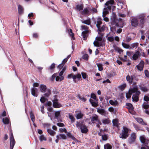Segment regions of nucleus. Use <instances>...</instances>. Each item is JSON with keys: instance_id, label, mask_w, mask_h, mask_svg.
Returning <instances> with one entry per match:
<instances>
[{"instance_id": "obj_1", "label": "nucleus", "mask_w": 149, "mask_h": 149, "mask_svg": "<svg viewBox=\"0 0 149 149\" xmlns=\"http://www.w3.org/2000/svg\"><path fill=\"white\" fill-rule=\"evenodd\" d=\"M40 91L42 93H45V95L48 97L51 94V91L50 89L47 88L46 86L44 84H41L40 86Z\"/></svg>"}, {"instance_id": "obj_2", "label": "nucleus", "mask_w": 149, "mask_h": 149, "mask_svg": "<svg viewBox=\"0 0 149 149\" xmlns=\"http://www.w3.org/2000/svg\"><path fill=\"white\" fill-rule=\"evenodd\" d=\"M76 126L77 127L81 130V132L83 133H86L88 131L86 126L79 122H77Z\"/></svg>"}, {"instance_id": "obj_3", "label": "nucleus", "mask_w": 149, "mask_h": 149, "mask_svg": "<svg viewBox=\"0 0 149 149\" xmlns=\"http://www.w3.org/2000/svg\"><path fill=\"white\" fill-rule=\"evenodd\" d=\"M102 37L99 36L96 37V40L93 42L94 45L96 47L102 46L103 45L102 41Z\"/></svg>"}, {"instance_id": "obj_4", "label": "nucleus", "mask_w": 149, "mask_h": 149, "mask_svg": "<svg viewBox=\"0 0 149 149\" xmlns=\"http://www.w3.org/2000/svg\"><path fill=\"white\" fill-rule=\"evenodd\" d=\"M128 129L125 127H123V130L120 134V138L126 139L128 136Z\"/></svg>"}, {"instance_id": "obj_5", "label": "nucleus", "mask_w": 149, "mask_h": 149, "mask_svg": "<svg viewBox=\"0 0 149 149\" xmlns=\"http://www.w3.org/2000/svg\"><path fill=\"white\" fill-rule=\"evenodd\" d=\"M135 93V95H133L132 97V101H135L136 102L139 100V96L140 94V92L138 91V88L136 86V91H134V93Z\"/></svg>"}, {"instance_id": "obj_6", "label": "nucleus", "mask_w": 149, "mask_h": 149, "mask_svg": "<svg viewBox=\"0 0 149 149\" xmlns=\"http://www.w3.org/2000/svg\"><path fill=\"white\" fill-rule=\"evenodd\" d=\"M136 90V86H134L133 88H131L129 91L128 93L126 94V97L127 98L129 99L131 97L132 94L134 93V91Z\"/></svg>"}, {"instance_id": "obj_7", "label": "nucleus", "mask_w": 149, "mask_h": 149, "mask_svg": "<svg viewBox=\"0 0 149 149\" xmlns=\"http://www.w3.org/2000/svg\"><path fill=\"white\" fill-rule=\"evenodd\" d=\"M10 149H13V147L14 146L15 143V141L14 140L13 134L12 133H11L10 136Z\"/></svg>"}, {"instance_id": "obj_8", "label": "nucleus", "mask_w": 149, "mask_h": 149, "mask_svg": "<svg viewBox=\"0 0 149 149\" xmlns=\"http://www.w3.org/2000/svg\"><path fill=\"white\" fill-rule=\"evenodd\" d=\"M136 139V135L134 133H132L130 137L129 138L128 141L130 144L132 143Z\"/></svg>"}, {"instance_id": "obj_9", "label": "nucleus", "mask_w": 149, "mask_h": 149, "mask_svg": "<svg viewBox=\"0 0 149 149\" xmlns=\"http://www.w3.org/2000/svg\"><path fill=\"white\" fill-rule=\"evenodd\" d=\"M131 25L133 27H136L138 24V21L136 18H132L131 21Z\"/></svg>"}, {"instance_id": "obj_10", "label": "nucleus", "mask_w": 149, "mask_h": 149, "mask_svg": "<svg viewBox=\"0 0 149 149\" xmlns=\"http://www.w3.org/2000/svg\"><path fill=\"white\" fill-rule=\"evenodd\" d=\"M144 62L142 61L140 62L139 65H136V67L137 68V69L139 70H142L144 67Z\"/></svg>"}, {"instance_id": "obj_11", "label": "nucleus", "mask_w": 149, "mask_h": 149, "mask_svg": "<svg viewBox=\"0 0 149 149\" xmlns=\"http://www.w3.org/2000/svg\"><path fill=\"white\" fill-rule=\"evenodd\" d=\"M97 111L102 115L105 116L107 114L106 111L104 109L98 108H97Z\"/></svg>"}, {"instance_id": "obj_12", "label": "nucleus", "mask_w": 149, "mask_h": 149, "mask_svg": "<svg viewBox=\"0 0 149 149\" xmlns=\"http://www.w3.org/2000/svg\"><path fill=\"white\" fill-rule=\"evenodd\" d=\"M37 91L38 90L37 88L33 87L31 89V93L33 96L37 97L38 96Z\"/></svg>"}, {"instance_id": "obj_13", "label": "nucleus", "mask_w": 149, "mask_h": 149, "mask_svg": "<svg viewBox=\"0 0 149 149\" xmlns=\"http://www.w3.org/2000/svg\"><path fill=\"white\" fill-rule=\"evenodd\" d=\"M53 106L55 108H59L61 106V105L59 104L57 100H54L53 101Z\"/></svg>"}, {"instance_id": "obj_14", "label": "nucleus", "mask_w": 149, "mask_h": 149, "mask_svg": "<svg viewBox=\"0 0 149 149\" xmlns=\"http://www.w3.org/2000/svg\"><path fill=\"white\" fill-rule=\"evenodd\" d=\"M99 118L98 116L96 115L93 116L91 117V120L92 122L93 123H95L98 120Z\"/></svg>"}, {"instance_id": "obj_15", "label": "nucleus", "mask_w": 149, "mask_h": 149, "mask_svg": "<svg viewBox=\"0 0 149 149\" xmlns=\"http://www.w3.org/2000/svg\"><path fill=\"white\" fill-rule=\"evenodd\" d=\"M114 2V1L113 0H110L107 2L105 5L107 6H108L107 8L109 10H110L111 9V7L110 6H109V5L113 4Z\"/></svg>"}, {"instance_id": "obj_16", "label": "nucleus", "mask_w": 149, "mask_h": 149, "mask_svg": "<svg viewBox=\"0 0 149 149\" xmlns=\"http://www.w3.org/2000/svg\"><path fill=\"white\" fill-rule=\"evenodd\" d=\"M140 53L139 51H136L135 53L133 55L132 58L134 60H136L140 56Z\"/></svg>"}, {"instance_id": "obj_17", "label": "nucleus", "mask_w": 149, "mask_h": 149, "mask_svg": "<svg viewBox=\"0 0 149 149\" xmlns=\"http://www.w3.org/2000/svg\"><path fill=\"white\" fill-rule=\"evenodd\" d=\"M140 139L141 142L143 143H145L146 144H148V140H146V139L144 135H142L140 136Z\"/></svg>"}, {"instance_id": "obj_18", "label": "nucleus", "mask_w": 149, "mask_h": 149, "mask_svg": "<svg viewBox=\"0 0 149 149\" xmlns=\"http://www.w3.org/2000/svg\"><path fill=\"white\" fill-rule=\"evenodd\" d=\"M109 103L111 105L115 106H117L118 104V102L116 100H110L109 101Z\"/></svg>"}, {"instance_id": "obj_19", "label": "nucleus", "mask_w": 149, "mask_h": 149, "mask_svg": "<svg viewBox=\"0 0 149 149\" xmlns=\"http://www.w3.org/2000/svg\"><path fill=\"white\" fill-rule=\"evenodd\" d=\"M56 138L60 139H65L66 138V136L65 135L63 134H59L56 136Z\"/></svg>"}, {"instance_id": "obj_20", "label": "nucleus", "mask_w": 149, "mask_h": 149, "mask_svg": "<svg viewBox=\"0 0 149 149\" xmlns=\"http://www.w3.org/2000/svg\"><path fill=\"white\" fill-rule=\"evenodd\" d=\"M136 120L139 123L141 124L144 125H146L147 124L146 123L144 122L141 118H136Z\"/></svg>"}, {"instance_id": "obj_21", "label": "nucleus", "mask_w": 149, "mask_h": 149, "mask_svg": "<svg viewBox=\"0 0 149 149\" xmlns=\"http://www.w3.org/2000/svg\"><path fill=\"white\" fill-rule=\"evenodd\" d=\"M126 106H127V108L129 110V111H130V110L131 111L133 110L134 109V107L132 104L130 103H128L126 104Z\"/></svg>"}, {"instance_id": "obj_22", "label": "nucleus", "mask_w": 149, "mask_h": 149, "mask_svg": "<svg viewBox=\"0 0 149 149\" xmlns=\"http://www.w3.org/2000/svg\"><path fill=\"white\" fill-rule=\"evenodd\" d=\"M98 33L99 32H102L104 31L105 29V26L104 25H103L102 27H100V26L99 27H98Z\"/></svg>"}, {"instance_id": "obj_23", "label": "nucleus", "mask_w": 149, "mask_h": 149, "mask_svg": "<svg viewBox=\"0 0 149 149\" xmlns=\"http://www.w3.org/2000/svg\"><path fill=\"white\" fill-rule=\"evenodd\" d=\"M84 115L81 112L77 114L76 115V118L77 119H80Z\"/></svg>"}, {"instance_id": "obj_24", "label": "nucleus", "mask_w": 149, "mask_h": 149, "mask_svg": "<svg viewBox=\"0 0 149 149\" xmlns=\"http://www.w3.org/2000/svg\"><path fill=\"white\" fill-rule=\"evenodd\" d=\"M102 19L99 18H97V20L96 26L97 28L99 27L100 25L102 23Z\"/></svg>"}, {"instance_id": "obj_25", "label": "nucleus", "mask_w": 149, "mask_h": 149, "mask_svg": "<svg viewBox=\"0 0 149 149\" xmlns=\"http://www.w3.org/2000/svg\"><path fill=\"white\" fill-rule=\"evenodd\" d=\"M102 122L104 124H107L110 123V121L109 119L104 118L102 120Z\"/></svg>"}, {"instance_id": "obj_26", "label": "nucleus", "mask_w": 149, "mask_h": 149, "mask_svg": "<svg viewBox=\"0 0 149 149\" xmlns=\"http://www.w3.org/2000/svg\"><path fill=\"white\" fill-rule=\"evenodd\" d=\"M97 65L98 67V70L100 71H102L103 70L102 65V63H99L97 64Z\"/></svg>"}, {"instance_id": "obj_27", "label": "nucleus", "mask_w": 149, "mask_h": 149, "mask_svg": "<svg viewBox=\"0 0 149 149\" xmlns=\"http://www.w3.org/2000/svg\"><path fill=\"white\" fill-rule=\"evenodd\" d=\"M122 45L125 48L132 49V48L131 47H130L129 45L123 42H122Z\"/></svg>"}, {"instance_id": "obj_28", "label": "nucleus", "mask_w": 149, "mask_h": 149, "mask_svg": "<svg viewBox=\"0 0 149 149\" xmlns=\"http://www.w3.org/2000/svg\"><path fill=\"white\" fill-rule=\"evenodd\" d=\"M69 118L70 119L71 122L72 123L74 122L75 119L74 116L72 114L69 113Z\"/></svg>"}, {"instance_id": "obj_29", "label": "nucleus", "mask_w": 149, "mask_h": 149, "mask_svg": "<svg viewBox=\"0 0 149 149\" xmlns=\"http://www.w3.org/2000/svg\"><path fill=\"white\" fill-rule=\"evenodd\" d=\"M113 123L114 126H116L117 127H118L119 125L118 124V121L116 119H113Z\"/></svg>"}, {"instance_id": "obj_30", "label": "nucleus", "mask_w": 149, "mask_h": 149, "mask_svg": "<svg viewBox=\"0 0 149 149\" xmlns=\"http://www.w3.org/2000/svg\"><path fill=\"white\" fill-rule=\"evenodd\" d=\"M89 13L88 8H85L83 10L82 12V14L86 15L88 14Z\"/></svg>"}, {"instance_id": "obj_31", "label": "nucleus", "mask_w": 149, "mask_h": 149, "mask_svg": "<svg viewBox=\"0 0 149 149\" xmlns=\"http://www.w3.org/2000/svg\"><path fill=\"white\" fill-rule=\"evenodd\" d=\"M64 77L63 76H61L60 77L58 76H57L56 77V81H61L63 80Z\"/></svg>"}, {"instance_id": "obj_32", "label": "nucleus", "mask_w": 149, "mask_h": 149, "mask_svg": "<svg viewBox=\"0 0 149 149\" xmlns=\"http://www.w3.org/2000/svg\"><path fill=\"white\" fill-rule=\"evenodd\" d=\"M47 131L52 136H54L55 134V132L51 129H47Z\"/></svg>"}, {"instance_id": "obj_33", "label": "nucleus", "mask_w": 149, "mask_h": 149, "mask_svg": "<svg viewBox=\"0 0 149 149\" xmlns=\"http://www.w3.org/2000/svg\"><path fill=\"white\" fill-rule=\"evenodd\" d=\"M104 149H111V146L109 143H107L104 145Z\"/></svg>"}, {"instance_id": "obj_34", "label": "nucleus", "mask_w": 149, "mask_h": 149, "mask_svg": "<svg viewBox=\"0 0 149 149\" xmlns=\"http://www.w3.org/2000/svg\"><path fill=\"white\" fill-rule=\"evenodd\" d=\"M23 9L22 6L20 5H19L18 6V11L19 13L20 14H21L23 12Z\"/></svg>"}, {"instance_id": "obj_35", "label": "nucleus", "mask_w": 149, "mask_h": 149, "mask_svg": "<svg viewBox=\"0 0 149 149\" xmlns=\"http://www.w3.org/2000/svg\"><path fill=\"white\" fill-rule=\"evenodd\" d=\"M95 123L96 124V126L99 128L100 127V125H101L102 124L99 119L98 121L95 122Z\"/></svg>"}, {"instance_id": "obj_36", "label": "nucleus", "mask_w": 149, "mask_h": 149, "mask_svg": "<svg viewBox=\"0 0 149 149\" xmlns=\"http://www.w3.org/2000/svg\"><path fill=\"white\" fill-rule=\"evenodd\" d=\"M3 122L5 124H8L9 123V120L8 118H3Z\"/></svg>"}, {"instance_id": "obj_37", "label": "nucleus", "mask_w": 149, "mask_h": 149, "mask_svg": "<svg viewBox=\"0 0 149 149\" xmlns=\"http://www.w3.org/2000/svg\"><path fill=\"white\" fill-rule=\"evenodd\" d=\"M116 15L114 13H113L112 17L111 18V20L113 22H115L116 19Z\"/></svg>"}, {"instance_id": "obj_38", "label": "nucleus", "mask_w": 149, "mask_h": 149, "mask_svg": "<svg viewBox=\"0 0 149 149\" xmlns=\"http://www.w3.org/2000/svg\"><path fill=\"white\" fill-rule=\"evenodd\" d=\"M88 32H87L86 31H84L82 33V36L84 40H85V38L86 37Z\"/></svg>"}, {"instance_id": "obj_39", "label": "nucleus", "mask_w": 149, "mask_h": 149, "mask_svg": "<svg viewBox=\"0 0 149 149\" xmlns=\"http://www.w3.org/2000/svg\"><path fill=\"white\" fill-rule=\"evenodd\" d=\"M77 9L79 11L82 10L84 7L82 5H78L76 6Z\"/></svg>"}, {"instance_id": "obj_40", "label": "nucleus", "mask_w": 149, "mask_h": 149, "mask_svg": "<svg viewBox=\"0 0 149 149\" xmlns=\"http://www.w3.org/2000/svg\"><path fill=\"white\" fill-rule=\"evenodd\" d=\"M142 107L144 109H147L149 108V105L144 103L142 105Z\"/></svg>"}, {"instance_id": "obj_41", "label": "nucleus", "mask_w": 149, "mask_h": 149, "mask_svg": "<svg viewBox=\"0 0 149 149\" xmlns=\"http://www.w3.org/2000/svg\"><path fill=\"white\" fill-rule=\"evenodd\" d=\"M59 132L61 133L64 132L65 133H67V130L65 128H60L59 130Z\"/></svg>"}, {"instance_id": "obj_42", "label": "nucleus", "mask_w": 149, "mask_h": 149, "mask_svg": "<svg viewBox=\"0 0 149 149\" xmlns=\"http://www.w3.org/2000/svg\"><path fill=\"white\" fill-rule=\"evenodd\" d=\"M126 87V84H124L120 86L119 88L122 91H123Z\"/></svg>"}, {"instance_id": "obj_43", "label": "nucleus", "mask_w": 149, "mask_h": 149, "mask_svg": "<svg viewBox=\"0 0 149 149\" xmlns=\"http://www.w3.org/2000/svg\"><path fill=\"white\" fill-rule=\"evenodd\" d=\"M139 43H135L132 44L131 45V46L132 47V48H136L138 46Z\"/></svg>"}, {"instance_id": "obj_44", "label": "nucleus", "mask_w": 149, "mask_h": 149, "mask_svg": "<svg viewBox=\"0 0 149 149\" xmlns=\"http://www.w3.org/2000/svg\"><path fill=\"white\" fill-rule=\"evenodd\" d=\"M40 141H46V139L45 137L43 135H42L40 136L39 137Z\"/></svg>"}, {"instance_id": "obj_45", "label": "nucleus", "mask_w": 149, "mask_h": 149, "mask_svg": "<svg viewBox=\"0 0 149 149\" xmlns=\"http://www.w3.org/2000/svg\"><path fill=\"white\" fill-rule=\"evenodd\" d=\"M108 13V11L107 8H104L103 12V15H106Z\"/></svg>"}, {"instance_id": "obj_46", "label": "nucleus", "mask_w": 149, "mask_h": 149, "mask_svg": "<svg viewBox=\"0 0 149 149\" xmlns=\"http://www.w3.org/2000/svg\"><path fill=\"white\" fill-rule=\"evenodd\" d=\"M31 118L33 122H34L35 120L34 116L33 115L32 112L30 113Z\"/></svg>"}, {"instance_id": "obj_47", "label": "nucleus", "mask_w": 149, "mask_h": 149, "mask_svg": "<svg viewBox=\"0 0 149 149\" xmlns=\"http://www.w3.org/2000/svg\"><path fill=\"white\" fill-rule=\"evenodd\" d=\"M126 79L127 81L130 83H132V82L130 79V77L129 75H128L127 76Z\"/></svg>"}, {"instance_id": "obj_48", "label": "nucleus", "mask_w": 149, "mask_h": 149, "mask_svg": "<svg viewBox=\"0 0 149 149\" xmlns=\"http://www.w3.org/2000/svg\"><path fill=\"white\" fill-rule=\"evenodd\" d=\"M70 35L72 37L73 39L74 38V34L72 33V30L71 29H70L69 31Z\"/></svg>"}, {"instance_id": "obj_49", "label": "nucleus", "mask_w": 149, "mask_h": 149, "mask_svg": "<svg viewBox=\"0 0 149 149\" xmlns=\"http://www.w3.org/2000/svg\"><path fill=\"white\" fill-rule=\"evenodd\" d=\"M115 51L118 52L119 53H120L123 52V50L120 49L118 47H115Z\"/></svg>"}, {"instance_id": "obj_50", "label": "nucleus", "mask_w": 149, "mask_h": 149, "mask_svg": "<svg viewBox=\"0 0 149 149\" xmlns=\"http://www.w3.org/2000/svg\"><path fill=\"white\" fill-rule=\"evenodd\" d=\"M55 64L54 63H53L49 68V69L50 70H53L55 67Z\"/></svg>"}, {"instance_id": "obj_51", "label": "nucleus", "mask_w": 149, "mask_h": 149, "mask_svg": "<svg viewBox=\"0 0 149 149\" xmlns=\"http://www.w3.org/2000/svg\"><path fill=\"white\" fill-rule=\"evenodd\" d=\"M140 89L143 91L146 92L147 91L148 89L145 87H141L140 88Z\"/></svg>"}, {"instance_id": "obj_52", "label": "nucleus", "mask_w": 149, "mask_h": 149, "mask_svg": "<svg viewBox=\"0 0 149 149\" xmlns=\"http://www.w3.org/2000/svg\"><path fill=\"white\" fill-rule=\"evenodd\" d=\"M102 17H103V20L105 21L108 22L109 21V19L108 17H106V15H102Z\"/></svg>"}, {"instance_id": "obj_53", "label": "nucleus", "mask_w": 149, "mask_h": 149, "mask_svg": "<svg viewBox=\"0 0 149 149\" xmlns=\"http://www.w3.org/2000/svg\"><path fill=\"white\" fill-rule=\"evenodd\" d=\"M81 28L82 29H84L85 30L84 31H86L87 32H88V27L87 26L85 25L82 26Z\"/></svg>"}, {"instance_id": "obj_54", "label": "nucleus", "mask_w": 149, "mask_h": 149, "mask_svg": "<svg viewBox=\"0 0 149 149\" xmlns=\"http://www.w3.org/2000/svg\"><path fill=\"white\" fill-rule=\"evenodd\" d=\"M144 73L145 76L148 77H149V72L147 70L144 71Z\"/></svg>"}, {"instance_id": "obj_55", "label": "nucleus", "mask_w": 149, "mask_h": 149, "mask_svg": "<svg viewBox=\"0 0 149 149\" xmlns=\"http://www.w3.org/2000/svg\"><path fill=\"white\" fill-rule=\"evenodd\" d=\"M82 23L88 25H89L91 23L90 21L89 20L84 21Z\"/></svg>"}, {"instance_id": "obj_56", "label": "nucleus", "mask_w": 149, "mask_h": 149, "mask_svg": "<svg viewBox=\"0 0 149 149\" xmlns=\"http://www.w3.org/2000/svg\"><path fill=\"white\" fill-rule=\"evenodd\" d=\"M81 74L83 78L85 79L86 78L87 75L85 73L82 72L81 73Z\"/></svg>"}, {"instance_id": "obj_57", "label": "nucleus", "mask_w": 149, "mask_h": 149, "mask_svg": "<svg viewBox=\"0 0 149 149\" xmlns=\"http://www.w3.org/2000/svg\"><path fill=\"white\" fill-rule=\"evenodd\" d=\"M67 135L70 138H72L73 139H75V138L70 133H68L67 134Z\"/></svg>"}, {"instance_id": "obj_58", "label": "nucleus", "mask_w": 149, "mask_h": 149, "mask_svg": "<svg viewBox=\"0 0 149 149\" xmlns=\"http://www.w3.org/2000/svg\"><path fill=\"white\" fill-rule=\"evenodd\" d=\"M60 114V111H57L55 113V115L56 117H58Z\"/></svg>"}, {"instance_id": "obj_59", "label": "nucleus", "mask_w": 149, "mask_h": 149, "mask_svg": "<svg viewBox=\"0 0 149 149\" xmlns=\"http://www.w3.org/2000/svg\"><path fill=\"white\" fill-rule=\"evenodd\" d=\"M107 39L109 41L111 42L113 41L114 40V38L112 37H108Z\"/></svg>"}, {"instance_id": "obj_60", "label": "nucleus", "mask_w": 149, "mask_h": 149, "mask_svg": "<svg viewBox=\"0 0 149 149\" xmlns=\"http://www.w3.org/2000/svg\"><path fill=\"white\" fill-rule=\"evenodd\" d=\"M64 65V63H62L58 66L57 68L59 69H61L63 68Z\"/></svg>"}, {"instance_id": "obj_61", "label": "nucleus", "mask_w": 149, "mask_h": 149, "mask_svg": "<svg viewBox=\"0 0 149 149\" xmlns=\"http://www.w3.org/2000/svg\"><path fill=\"white\" fill-rule=\"evenodd\" d=\"M45 100L46 98L45 97H42L40 99V101L42 103H44L45 102Z\"/></svg>"}, {"instance_id": "obj_62", "label": "nucleus", "mask_w": 149, "mask_h": 149, "mask_svg": "<svg viewBox=\"0 0 149 149\" xmlns=\"http://www.w3.org/2000/svg\"><path fill=\"white\" fill-rule=\"evenodd\" d=\"M91 97L94 100H95L96 99V96L93 93L91 94Z\"/></svg>"}, {"instance_id": "obj_63", "label": "nucleus", "mask_w": 149, "mask_h": 149, "mask_svg": "<svg viewBox=\"0 0 149 149\" xmlns=\"http://www.w3.org/2000/svg\"><path fill=\"white\" fill-rule=\"evenodd\" d=\"M144 100L148 102L149 100V98L148 96L145 95L144 97Z\"/></svg>"}, {"instance_id": "obj_64", "label": "nucleus", "mask_w": 149, "mask_h": 149, "mask_svg": "<svg viewBox=\"0 0 149 149\" xmlns=\"http://www.w3.org/2000/svg\"><path fill=\"white\" fill-rule=\"evenodd\" d=\"M102 139L103 140H106L107 139V136L106 135H103L102 136Z\"/></svg>"}]
</instances>
